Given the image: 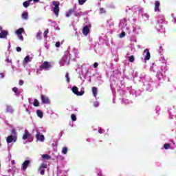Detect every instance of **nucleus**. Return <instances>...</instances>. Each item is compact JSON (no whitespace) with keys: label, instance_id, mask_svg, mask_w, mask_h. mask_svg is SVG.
<instances>
[{"label":"nucleus","instance_id":"obj_1","mask_svg":"<svg viewBox=\"0 0 176 176\" xmlns=\"http://www.w3.org/2000/svg\"><path fill=\"white\" fill-rule=\"evenodd\" d=\"M52 5V10L55 15L58 16V13H60V1H53Z\"/></svg>","mask_w":176,"mask_h":176},{"label":"nucleus","instance_id":"obj_2","mask_svg":"<svg viewBox=\"0 0 176 176\" xmlns=\"http://www.w3.org/2000/svg\"><path fill=\"white\" fill-rule=\"evenodd\" d=\"M40 71L45 69V71H49L52 68V64L50 62L45 61L41 65L39 66Z\"/></svg>","mask_w":176,"mask_h":176},{"label":"nucleus","instance_id":"obj_3","mask_svg":"<svg viewBox=\"0 0 176 176\" xmlns=\"http://www.w3.org/2000/svg\"><path fill=\"white\" fill-rule=\"evenodd\" d=\"M45 168H47V165H46L45 163L41 164L38 169V171L40 173L41 175H45Z\"/></svg>","mask_w":176,"mask_h":176},{"label":"nucleus","instance_id":"obj_4","mask_svg":"<svg viewBox=\"0 0 176 176\" xmlns=\"http://www.w3.org/2000/svg\"><path fill=\"white\" fill-rule=\"evenodd\" d=\"M72 91H73L74 94H76V96H83V94H85L83 91L79 92L78 87H73Z\"/></svg>","mask_w":176,"mask_h":176},{"label":"nucleus","instance_id":"obj_5","mask_svg":"<svg viewBox=\"0 0 176 176\" xmlns=\"http://www.w3.org/2000/svg\"><path fill=\"white\" fill-rule=\"evenodd\" d=\"M41 98L43 104H50V99L47 96L41 95Z\"/></svg>","mask_w":176,"mask_h":176},{"label":"nucleus","instance_id":"obj_6","mask_svg":"<svg viewBox=\"0 0 176 176\" xmlns=\"http://www.w3.org/2000/svg\"><path fill=\"white\" fill-rule=\"evenodd\" d=\"M144 54H146L144 56L145 61H148V60H151V52H149V50L148 49L144 50Z\"/></svg>","mask_w":176,"mask_h":176},{"label":"nucleus","instance_id":"obj_7","mask_svg":"<svg viewBox=\"0 0 176 176\" xmlns=\"http://www.w3.org/2000/svg\"><path fill=\"white\" fill-rule=\"evenodd\" d=\"M30 160H25L22 164L21 170H23V171H25L28 168V166H30Z\"/></svg>","mask_w":176,"mask_h":176},{"label":"nucleus","instance_id":"obj_8","mask_svg":"<svg viewBox=\"0 0 176 176\" xmlns=\"http://www.w3.org/2000/svg\"><path fill=\"white\" fill-rule=\"evenodd\" d=\"M75 10H76V7L69 9L66 13V17H71V16H72V13H75Z\"/></svg>","mask_w":176,"mask_h":176},{"label":"nucleus","instance_id":"obj_9","mask_svg":"<svg viewBox=\"0 0 176 176\" xmlns=\"http://www.w3.org/2000/svg\"><path fill=\"white\" fill-rule=\"evenodd\" d=\"M89 32H90V28H89V26H85L82 28V34L85 36H87L89 34Z\"/></svg>","mask_w":176,"mask_h":176},{"label":"nucleus","instance_id":"obj_10","mask_svg":"<svg viewBox=\"0 0 176 176\" xmlns=\"http://www.w3.org/2000/svg\"><path fill=\"white\" fill-rule=\"evenodd\" d=\"M8 30H3L0 32V39H5L8 36Z\"/></svg>","mask_w":176,"mask_h":176},{"label":"nucleus","instance_id":"obj_11","mask_svg":"<svg viewBox=\"0 0 176 176\" xmlns=\"http://www.w3.org/2000/svg\"><path fill=\"white\" fill-rule=\"evenodd\" d=\"M36 138L38 140V141H41V142L45 141V136L43 135H41V133H37L36 135Z\"/></svg>","mask_w":176,"mask_h":176},{"label":"nucleus","instance_id":"obj_12","mask_svg":"<svg viewBox=\"0 0 176 176\" xmlns=\"http://www.w3.org/2000/svg\"><path fill=\"white\" fill-rule=\"evenodd\" d=\"M29 137H31V134H30V132L28 130H25L23 135V140H27Z\"/></svg>","mask_w":176,"mask_h":176},{"label":"nucleus","instance_id":"obj_13","mask_svg":"<svg viewBox=\"0 0 176 176\" xmlns=\"http://www.w3.org/2000/svg\"><path fill=\"white\" fill-rule=\"evenodd\" d=\"M160 6V2L159 1H155V12L159 10V7Z\"/></svg>","mask_w":176,"mask_h":176},{"label":"nucleus","instance_id":"obj_14","mask_svg":"<svg viewBox=\"0 0 176 176\" xmlns=\"http://www.w3.org/2000/svg\"><path fill=\"white\" fill-rule=\"evenodd\" d=\"M36 114H37V116L38 118H40V119H42V118H43V112H42V111L37 110L36 111Z\"/></svg>","mask_w":176,"mask_h":176},{"label":"nucleus","instance_id":"obj_15","mask_svg":"<svg viewBox=\"0 0 176 176\" xmlns=\"http://www.w3.org/2000/svg\"><path fill=\"white\" fill-rule=\"evenodd\" d=\"M13 136H12V135H9L8 138H7V140H6V141H7V143L8 144H10L11 142H13Z\"/></svg>","mask_w":176,"mask_h":176},{"label":"nucleus","instance_id":"obj_16","mask_svg":"<svg viewBox=\"0 0 176 176\" xmlns=\"http://www.w3.org/2000/svg\"><path fill=\"white\" fill-rule=\"evenodd\" d=\"M23 32H24V28H21L16 30V34H17V35H20L22 34Z\"/></svg>","mask_w":176,"mask_h":176},{"label":"nucleus","instance_id":"obj_17","mask_svg":"<svg viewBox=\"0 0 176 176\" xmlns=\"http://www.w3.org/2000/svg\"><path fill=\"white\" fill-rule=\"evenodd\" d=\"M42 157L43 159H45V160H50V159H52V157H50V155H47V154H44L42 155Z\"/></svg>","mask_w":176,"mask_h":176},{"label":"nucleus","instance_id":"obj_18","mask_svg":"<svg viewBox=\"0 0 176 176\" xmlns=\"http://www.w3.org/2000/svg\"><path fill=\"white\" fill-rule=\"evenodd\" d=\"M6 112H10V113H13V108L12 106H7Z\"/></svg>","mask_w":176,"mask_h":176},{"label":"nucleus","instance_id":"obj_19","mask_svg":"<svg viewBox=\"0 0 176 176\" xmlns=\"http://www.w3.org/2000/svg\"><path fill=\"white\" fill-rule=\"evenodd\" d=\"M22 18L24 19V20H28V12H23L22 14Z\"/></svg>","mask_w":176,"mask_h":176},{"label":"nucleus","instance_id":"obj_20","mask_svg":"<svg viewBox=\"0 0 176 176\" xmlns=\"http://www.w3.org/2000/svg\"><path fill=\"white\" fill-rule=\"evenodd\" d=\"M92 93L94 94V97H96L97 96V87H92Z\"/></svg>","mask_w":176,"mask_h":176},{"label":"nucleus","instance_id":"obj_21","mask_svg":"<svg viewBox=\"0 0 176 176\" xmlns=\"http://www.w3.org/2000/svg\"><path fill=\"white\" fill-rule=\"evenodd\" d=\"M67 152L68 148L67 146L63 147L62 149V153H63V155H67Z\"/></svg>","mask_w":176,"mask_h":176},{"label":"nucleus","instance_id":"obj_22","mask_svg":"<svg viewBox=\"0 0 176 176\" xmlns=\"http://www.w3.org/2000/svg\"><path fill=\"white\" fill-rule=\"evenodd\" d=\"M65 78L67 83H69L71 79L69 78V73L67 72L65 74Z\"/></svg>","mask_w":176,"mask_h":176},{"label":"nucleus","instance_id":"obj_23","mask_svg":"<svg viewBox=\"0 0 176 176\" xmlns=\"http://www.w3.org/2000/svg\"><path fill=\"white\" fill-rule=\"evenodd\" d=\"M36 38L38 40L42 39V32H38L36 34Z\"/></svg>","mask_w":176,"mask_h":176},{"label":"nucleus","instance_id":"obj_24","mask_svg":"<svg viewBox=\"0 0 176 176\" xmlns=\"http://www.w3.org/2000/svg\"><path fill=\"white\" fill-rule=\"evenodd\" d=\"M134 56H131L129 57V63H134L135 61Z\"/></svg>","mask_w":176,"mask_h":176},{"label":"nucleus","instance_id":"obj_25","mask_svg":"<svg viewBox=\"0 0 176 176\" xmlns=\"http://www.w3.org/2000/svg\"><path fill=\"white\" fill-rule=\"evenodd\" d=\"M34 107H39V101L35 99L33 103Z\"/></svg>","mask_w":176,"mask_h":176},{"label":"nucleus","instance_id":"obj_26","mask_svg":"<svg viewBox=\"0 0 176 176\" xmlns=\"http://www.w3.org/2000/svg\"><path fill=\"white\" fill-rule=\"evenodd\" d=\"M71 119L72 122H76V116L75 114H72Z\"/></svg>","mask_w":176,"mask_h":176},{"label":"nucleus","instance_id":"obj_27","mask_svg":"<svg viewBox=\"0 0 176 176\" xmlns=\"http://www.w3.org/2000/svg\"><path fill=\"white\" fill-rule=\"evenodd\" d=\"M23 5L24 8H27L28 6H30V1H24Z\"/></svg>","mask_w":176,"mask_h":176},{"label":"nucleus","instance_id":"obj_28","mask_svg":"<svg viewBox=\"0 0 176 176\" xmlns=\"http://www.w3.org/2000/svg\"><path fill=\"white\" fill-rule=\"evenodd\" d=\"M28 61H30V56H25V58H24L23 63L27 64L28 63Z\"/></svg>","mask_w":176,"mask_h":176},{"label":"nucleus","instance_id":"obj_29","mask_svg":"<svg viewBox=\"0 0 176 176\" xmlns=\"http://www.w3.org/2000/svg\"><path fill=\"white\" fill-rule=\"evenodd\" d=\"M170 146H171L170 145V144H164V148L166 150L170 149Z\"/></svg>","mask_w":176,"mask_h":176},{"label":"nucleus","instance_id":"obj_30","mask_svg":"<svg viewBox=\"0 0 176 176\" xmlns=\"http://www.w3.org/2000/svg\"><path fill=\"white\" fill-rule=\"evenodd\" d=\"M47 34H49V29L45 30V31L44 32V38H47Z\"/></svg>","mask_w":176,"mask_h":176},{"label":"nucleus","instance_id":"obj_31","mask_svg":"<svg viewBox=\"0 0 176 176\" xmlns=\"http://www.w3.org/2000/svg\"><path fill=\"white\" fill-rule=\"evenodd\" d=\"M83 14V13L82 12H76L75 16L76 17H79L80 16H82Z\"/></svg>","mask_w":176,"mask_h":176},{"label":"nucleus","instance_id":"obj_32","mask_svg":"<svg viewBox=\"0 0 176 176\" xmlns=\"http://www.w3.org/2000/svg\"><path fill=\"white\" fill-rule=\"evenodd\" d=\"M87 0H78L79 5H83Z\"/></svg>","mask_w":176,"mask_h":176},{"label":"nucleus","instance_id":"obj_33","mask_svg":"<svg viewBox=\"0 0 176 176\" xmlns=\"http://www.w3.org/2000/svg\"><path fill=\"white\" fill-rule=\"evenodd\" d=\"M103 13H105V9L104 8H100V14H102Z\"/></svg>","mask_w":176,"mask_h":176},{"label":"nucleus","instance_id":"obj_34","mask_svg":"<svg viewBox=\"0 0 176 176\" xmlns=\"http://www.w3.org/2000/svg\"><path fill=\"white\" fill-rule=\"evenodd\" d=\"M12 91H14V93H15V94H17V91H19V88L16 87H13Z\"/></svg>","mask_w":176,"mask_h":176},{"label":"nucleus","instance_id":"obj_35","mask_svg":"<svg viewBox=\"0 0 176 176\" xmlns=\"http://www.w3.org/2000/svg\"><path fill=\"white\" fill-rule=\"evenodd\" d=\"M124 36H126V32H121V34H120V38H124Z\"/></svg>","mask_w":176,"mask_h":176},{"label":"nucleus","instance_id":"obj_36","mask_svg":"<svg viewBox=\"0 0 176 176\" xmlns=\"http://www.w3.org/2000/svg\"><path fill=\"white\" fill-rule=\"evenodd\" d=\"M18 37L20 41H24V37H23V34H18Z\"/></svg>","mask_w":176,"mask_h":176},{"label":"nucleus","instance_id":"obj_37","mask_svg":"<svg viewBox=\"0 0 176 176\" xmlns=\"http://www.w3.org/2000/svg\"><path fill=\"white\" fill-rule=\"evenodd\" d=\"M98 105H100V103H98V102H94V107H95V108H97V107H98Z\"/></svg>","mask_w":176,"mask_h":176},{"label":"nucleus","instance_id":"obj_38","mask_svg":"<svg viewBox=\"0 0 176 176\" xmlns=\"http://www.w3.org/2000/svg\"><path fill=\"white\" fill-rule=\"evenodd\" d=\"M19 85L20 86H23V85H24V80H19Z\"/></svg>","mask_w":176,"mask_h":176},{"label":"nucleus","instance_id":"obj_39","mask_svg":"<svg viewBox=\"0 0 176 176\" xmlns=\"http://www.w3.org/2000/svg\"><path fill=\"white\" fill-rule=\"evenodd\" d=\"M60 42L58 41L56 43L55 46H56V47H60Z\"/></svg>","mask_w":176,"mask_h":176},{"label":"nucleus","instance_id":"obj_40","mask_svg":"<svg viewBox=\"0 0 176 176\" xmlns=\"http://www.w3.org/2000/svg\"><path fill=\"white\" fill-rule=\"evenodd\" d=\"M98 67V63L96 62L94 63V68H97Z\"/></svg>","mask_w":176,"mask_h":176},{"label":"nucleus","instance_id":"obj_41","mask_svg":"<svg viewBox=\"0 0 176 176\" xmlns=\"http://www.w3.org/2000/svg\"><path fill=\"white\" fill-rule=\"evenodd\" d=\"M6 63H12V60L9 59V57H7L6 59Z\"/></svg>","mask_w":176,"mask_h":176},{"label":"nucleus","instance_id":"obj_42","mask_svg":"<svg viewBox=\"0 0 176 176\" xmlns=\"http://www.w3.org/2000/svg\"><path fill=\"white\" fill-rule=\"evenodd\" d=\"M16 52H21V47H16Z\"/></svg>","mask_w":176,"mask_h":176},{"label":"nucleus","instance_id":"obj_43","mask_svg":"<svg viewBox=\"0 0 176 176\" xmlns=\"http://www.w3.org/2000/svg\"><path fill=\"white\" fill-rule=\"evenodd\" d=\"M98 133H99L100 134H102V133H104V130H102V129H99V130H98Z\"/></svg>","mask_w":176,"mask_h":176},{"label":"nucleus","instance_id":"obj_44","mask_svg":"<svg viewBox=\"0 0 176 176\" xmlns=\"http://www.w3.org/2000/svg\"><path fill=\"white\" fill-rule=\"evenodd\" d=\"M26 112H28V113H30V109H26Z\"/></svg>","mask_w":176,"mask_h":176},{"label":"nucleus","instance_id":"obj_45","mask_svg":"<svg viewBox=\"0 0 176 176\" xmlns=\"http://www.w3.org/2000/svg\"><path fill=\"white\" fill-rule=\"evenodd\" d=\"M2 31H3V30H2V28H1V26H0V32H2Z\"/></svg>","mask_w":176,"mask_h":176},{"label":"nucleus","instance_id":"obj_46","mask_svg":"<svg viewBox=\"0 0 176 176\" xmlns=\"http://www.w3.org/2000/svg\"><path fill=\"white\" fill-rule=\"evenodd\" d=\"M34 2H39V0H33Z\"/></svg>","mask_w":176,"mask_h":176},{"label":"nucleus","instance_id":"obj_47","mask_svg":"<svg viewBox=\"0 0 176 176\" xmlns=\"http://www.w3.org/2000/svg\"><path fill=\"white\" fill-rule=\"evenodd\" d=\"M29 1V2H32V0H28Z\"/></svg>","mask_w":176,"mask_h":176}]
</instances>
